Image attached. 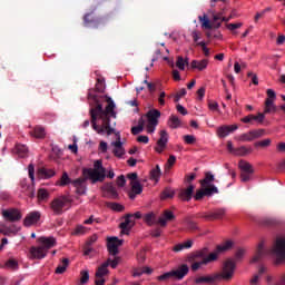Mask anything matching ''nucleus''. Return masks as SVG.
Here are the masks:
<instances>
[{
    "label": "nucleus",
    "instance_id": "39",
    "mask_svg": "<svg viewBox=\"0 0 285 285\" xmlns=\"http://www.w3.org/2000/svg\"><path fill=\"white\" fill-rule=\"evenodd\" d=\"M106 191L110 195L111 199H117V197H119V194L117 193V187H115L112 183L107 184Z\"/></svg>",
    "mask_w": 285,
    "mask_h": 285
},
{
    "label": "nucleus",
    "instance_id": "38",
    "mask_svg": "<svg viewBox=\"0 0 285 285\" xmlns=\"http://www.w3.org/2000/svg\"><path fill=\"white\" fill-rule=\"evenodd\" d=\"M144 219H145L146 224H148V226H155V224H157V222H158L157 216L153 212L146 214L144 216Z\"/></svg>",
    "mask_w": 285,
    "mask_h": 285
},
{
    "label": "nucleus",
    "instance_id": "17",
    "mask_svg": "<svg viewBox=\"0 0 285 285\" xmlns=\"http://www.w3.org/2000/svg\"><path fill=\"white\" fill-rule=\"evenodd\" d=\"M208 253H209L208 247H204L202 249H198L194 253H190L187 256V262H195V259H206V257H208V255H210Z\"/></svg>",
    "mask_w": 285,
    "mask_h": 285
},
{
    "label": "nucleus",
    "instance_id": "48",
    "mask_svg": "<svg viewBox=\"0 0 285 285\" xmlns=\"http://www.w3.org/2000/svg\"><path fill=\"white\" fill-rule=\"evenodd\" d=\"M173 197H175V190L170 188H165L161 193V199H173Z\"/></svg>",
    "mask_w": 285,
    "mask_h": 285
},
{
    "label": "nucleus",
    "instance_id": "52",
    "mask_svg": "<svg viewBox=\"0 0 285 285\" xmlns=\"http://www.w3.org/2000/svg\"><path fill=\"white\" fill-rule=\"evenodd\" d=\"M111 210H116V213H124L125 208L124 205L119 203H111L109 204Z\"/></svg>",
    "mask_w": 285,
    "mask_h": 285
},
{
    "label": "nucleus",
    "instance_id": "45",
    "mask_svg": "<svg viewBox=\"0 0 285 285\" xmlns=\"http://www.w3.org/2000/svg\"><path fill=\"white\" fill-rule=\"evenodd\" d=\"M49 197H50V193H48V189L40 188L38 190L39 202H48Z\"/></svg>",
    "mask_w": 285,
    "mask_h": 285
},
{
    "label": "nucleus",
    "instance_id": "6",
    "mask_svg": "<svg viewBox=\"0 0 285 285\" xmlns=\"http://www.w3.org/2000/svg\"><path fill=\"white\" fill-rule=\"evenodd\" d=\"M72 204V199L70 198V196H59L57 198H55L51 203H50V208L53 213V215H63V208H70Z\"/></svg>",
    "mask_w": 285,
    "mask_h": 285
},
{
    "label": "nucleus",
    "instance_id": "26",
    "mask_svg": "<svg viewBox=\"0 0 285 285\" xmlns=\"http://www.w3.org/2000/svg\"><path fill=\"white\" fill-rule=\"evenodd\" d=\"M230 19H233V17H229V18L222 17V13L213 14V26L217 30L222 28V21H225L226 23H228Z\"/></svg>",
    "mask_w": 285,
    "mask_h": 285
},
{
    "label": "nucleus",
    "instance_id": "49",
    "mask_svg": "<svg viewBox=\"0 0 285 285\" xmlns=\"http://www.w3.org/2000/svg\"><path fill=\"white\" fill-rule=\"evenodd\" d=\"M72 179L68 176V173L63 171L61 178H60V186H68V184H72Z\"/></svg>",
    "mask_w": 285,
    "mask_h": 285
},
{
    "label": "nucleus",
    "instance_id": "64",
    "mask_svg": "<svg viewBox=\"0 0 285 285\" xmlns=\"http://www.w3.org/2000/svg\"><path fill=\"white\" fill-rule=\"evenodd\" d=\"M187 226L189 228V230H197L199 227L197 226V223L193 222V220H188L187 222Z\"/></svg>",
    "mask_w": 285,
    "mask_h": 285
},
{
    "label": "nucleus",
    "instance_id": "8",
    "mask_svg": "<svg viewBox=\"0 0 285 285\" xmlns=\"http://www.w3.org/2000/svg\"><path fill=\"white\" fill-rule=\"evenodd\" d=\"M219 189L215 185H210L209 187H203L202 189H198L194 196V199L196 202H202L205 197H213L214 195H218Z\"/></svg>",
    "mask_w": 285,
    "mask_h": 285
},
{
    "label": "nucleus",
    "instance_id": "47",
    "mask_svg": "<svg viewBox=\"0 0 285 285\" xmlns=\"http://www.w3.org/2000/svg\"><path fill=\"white\" fill-rule=\"evenodd\" d=\"M157 279L158 282H168V279H175V274L173 273V271H170L158 276Z\"/></svg>",
    "mask_w": 285,
    "mask_h": 285
},
{
    "label": "nucleus",
    "instance_id": "29",
    "mask_svg": "<svg viewBox=\"0 0 285 285\" xmlns=\"http://www.w3.org/2000/svg\"><path fill=\"white\" fill-rule=\"evenodd\" d=\"M55 169H48L46 167L38 169V177H40V179H50L51 177H55Z\"/></svg>",
    "mask_w": 285,
    "mask_h": 285
},
{
    "label": "nucleus",
    "instance_id": "57",
    "mask_svg": "<svg viewBox=\"0 0 285 285\" xmlns=\"http://www.w3.org/2000/svg\"><path fill=\"white\" fill-rule=\"evenodd\" d=\"M277 111V107H275V105H269V106H265L264 109V117H266V115L271 114V112H276Z\"/></svg>",
    "mask_w": 285,
    "mask_h": 285
},
{
    "label": "nucleus",
    "instance_id": "10",
    "mask_svg": "<svg viewBox=\"0 0 285 285\" xmlns=\"http://www.w3.org/2000/svg\"><path fill=\"white\" fill-rule=\"evenodd\" d=\"M2 217L6 219V222H21V212L17 208H10V209H3L2 210Z\"/></svg>",
    "mask_w": 285,
    "mask_h": 285
},
{
    "label": "nucleus",
    "instance_id": "58",
    "mask_svg": "<svg viewBox=\"0 0 285 285\" xmlns=\"http://www.w3.org/2000/svg\"><path fill=\"white\" fill-rule=\"evenodd\" d=\"M253 173H246V171H240V181H250V176Z\"/></svg>",
    "mask_w": 285,
    "mask_h": 285
},
{
    "label": "nucleus",
    "instance_id": "12",
    "mask_svg": "<svg viewBox=\"0 0 285 285\" xmlns=\"http://www.w3.org/2000/svg\"><path fill=\"white\" fill-rule=\"evenodd\" d=\"M124 244V239H119L117 237H110L107 239V248L110 255H118L119 254V246Z\"/></svg>",
    "mask_w": 285,
    "mask_h": 285
},
{
    "label": "nucleus",
    "instance_id": "35",
    "mask_svg": "<svg viewBox=\"0 0 285 285\" xmlns=\"http://www.w3.org/2000/svg\"><path fill=\"white\" fill-rule=\"evenodd\" d=\"M69 265H70V259L62 258V263L58 265V267L56 268V275H63V272L67 271Z\"/></svg>",
    "mask_w": 285,
    "mask_h": 285
},
{
    "label": "nucleus",
    "instance_id": "14",
    "mask_svg": "<svg viewBox=\"0 0 285 285\" xmlns=\"http://www.w3.org/2000/svg\"><path fill=\"white\" fill-rule=\"evenodd\" d=\"M39 219H41V213L31 212L24 217L23 226H26L27 228H30V226H35V224H38Z\"/></svg>",
    "mask_w": 285,
    "mask_h": 285
},
{
    "label": "nucleus",
    "instance_id": "54",
    "mask_svg": "<svg viewBox=\"0 0 285 285\" xmlns=\"http://www.w3.org/2000/svg\"><path fill=\"white\" fill-rule=\"evenodd\" d=\"M244 255H246V250L245 249H237V252L235 253V261L234 262H242V259H244Z\"/></svg>",
    "mask_w": 285,
    "mask_h": 285
},
{
    "label": "nucleus",
    "instance_id": "22",
    "mask_svg": "<svg viewBox=\"0 0 285 285\" xmlns=\"http://www.w3.org/2000/svg\"><path fill=\"white\" fill-rule=\"evenodd\" d=\"M132 214H127L125 217V222L120 223L119 228H121V235H128L130 233V228H132Z\"/></svg>",
    "mask_w": 285,
    "mask_h": 285
},
{
    "label": "nucleus",
    "instance_id": "55",
    "mask_svg": "<svg viewBox=\"0 0 285 285\" xmlns=\"http://www.w3.org/2000/svg\"><path fill=\"white\" fill-rule=\"evenodd\" d=\"M247 77L252 79L254 86H259V78L253 71H248Z\"/></svg>",
    "mask_w": 285,
    "mask_h": 285
},
{
    "label": "nucleus",
    "instance_id": "2",
    "mask_svg": "<svg viewBox=\"0 0 285 285\" xmlns=\"http://www.w3.org/2000/svg\"><path fill=\"white\" fill-rule=\"evenodd\" d=\"M90 179L91 184H97V181H104L106 179V168L101 160H96L94 163V168H83L82 177L75 179L72 186L76 188L78 195H86V181Z\"/></svg>",
    "mask_w": 285,
    "mask_h": 285
},
{
    "label": "nucleus",
    "instance_id": "34",
    "mask_svg": "<svg viewBox=\"0 0 285 285\" xmlns=\"http://www.w3.org/2000/svg\"><path fill=\"white\" fill-rule=\"evenodd\" d=\"M238 168L242 170L240 173H255V169H253V165L246 160H240L238 163Z\"/></svg>",
    "mask_w": 285,
    "mask_h": 285
},
{
    "label": "nucleus",
    "instance_id": "40",
    "mask_svg": "<svg viewBox=\"0 0 285 285\" xmlns=\"http://www.w3.org/2000/svg\"><path fill=\"white\" fill-rule=\"evenodd\" d=\"M159 177H161V167H159V165H156V167L150 170V179H153L154 181H159Z\"/></svg>",
    "mask_w": 285,
    "mask_h": 285
},
{
    "label": "nucleus",
    "instance_id": "41",
    "mask_svg": "<svg viewBox=\"0 0 285 285\" xmlns=\"http://www.w3.org/2000/svg\"><path fill=\"white\" fill-rule=\"evenodd\" d=\"M144 126H145L144 118H140L138 120V126H135L131 128V135H139V132H144Z\"/></svg>",
    "mask_w": 285,
    "mask_h": 285
},
{
    "label": "nucleus",
    "instance_id": "7",
    "mask_svg": "<svg viewBox=\"0 0 285 285\" xmlns=\"http://www.w3.org/2000/svg\"><path fill=\"white\" fill-rule=\"evenodd\" d=\"M235 268L237 265L233 258L225 261L223 265V272L219 274V279H225V282H230L235 275Z\"/></svg>",
    "mask_w": 285,
    "mask_h": 285
},
{
    "label": "nucleus",
    "instance_id": "30",
    "mask_svg": "<svg viewBox=\"0 0 285 285\" xmlns=\"http://www.w3.org/2000/svg\"><path fill=\"white\" fill-rule=\"evenodd\" d=\"M141 275H153V268L148 266L134 268L132 277H141Z\"/></svg>",
    "mask_w": 285,
    "mask_h": 285
},
{
    "label": "nucleus",
    "instance_id": "32",
    "mask_svg": "<svg viewBox=\"0 0 285 285\" xmlns=\"http://www.w3.org/2000/svg\"><path fill=\"white\" fill-rule=\"evenodd\" d=\"M22 193L30 197V199L35 198V186L27 185L26 183H21Z\"/></svg>",
    "mask_w": 285,
    "mask_h": 285
},
{
    "label": "nucleus",
    "instance_id": "63",
    "mask_svg": "<svg viewBox=\"0 0 285 285\" xmlns=\"http://www.w3.org/2000/svg\"><path fill=\"white\" fill-rule=\"evenodd\" d=\"M28 170H29V178L31 179V181H35V165L30 164L28 166Z\"/></svg>",
    "mask_w": 285,
    "mask_h": 285
},
{
    "label": "nucleus",
    "instance_id": "24",
    "mask_svg": "<svg viewBox=\"0 0 285 285\" xmlns=\"http://www.w3.org/2000/svg\"><path fill=\"white\" fill-rule=\"evenodd\" d=\"M29 135L35 137V139H46V128L41 125H38L33 127L31 131H29Z\"/></svg>",
    "mask_w": 285,
    "mask_h": 285
},
{
    "label": "nucleus",
    "instance_id": "36",
    "mask_svg": "<svg viewBox=\"0 0 285 285\" xmlns=\"http://www.w3.org/2000/svg\"><path fill=\"white\" fill-rule=\"evenodd\" d=\"M16 153L18 157H22V158L28 157V153H29L28 146L21 145V144L16 145Z\"/></svg>",
    "mask_w": 285,
    "mask_h": 285
},
{
    "label": "nucleus",
    "instance_id": "28",
    "mask_svg": "<svg viewBox=\"0 0 285 285\" xmlns=\"http://www.w3.org/2000/svg\"><path fill=\"white\" fill-rule=\"evenodd\" d=\"M19 230H20L19 227H17L16 225H13L11 227L0 225V234L7 235L8 237H10L11 235H17V233H19Z\"/></svg>",
    "mask_w": 285,
    "mask_h": 285
},
{
    "label": "nucleus",
    "instance_id": "1",
    "mask_svg": "<svg viewBox=\"0 0 285 285\" xmlns=\"http://www.w3.org/2000/svg\"><path fill=\"white\" fill-rule=\"evenodd\" d=\"M88 99H92L95 101L96 107L89 110L91 117V128L96 130L98 135H105L107 132L108 136L115 132V128L110 127V117L114 119L117 118V112H115V101L112 98H107V106L104 109V106L99 104V97L92 94V90L88 94Z\"/></svg>",
    "mask_w": 285,
    "mask_h": 285
},
{
    "label": "nucleus",
    "instance_id": "44",
    "mask_svg": "<svg viewBox=\"0 0 285 285\" xmlns=\"http://www.w3.org/2000/svg\"><path fill=\"white\" fill-rule=\"evenodd\" d=\"M6 268H10L11 271H18L19 269V262L14 258H10L4 263Z\"/></svg>",
    "mask_w": 285,
    "mask_h": 285
},
{
    "label": "nucleus",
    "instance_id": "33",
    "mask_svg": "<svg viewBox=\"0 0 285 285\" xmlns=\"http://www.w3.org/2000/svg\"><path fill=\"white\" fill-rule=\"evenodd\" d=\"M109 266H110V261H107L101 266H99L96 272V277H104L105 275H108Z\"/></svg>",
    "mask_w": 285,
    "mask_h": 285
},
{
    "label": "nucleus",
    "instance_id": "20",
    "mask_svg": "<svg viewBox=\"0 0 285 285\" xmlns=\"http://www.w3.org/2000/svg\"><path fill=\"white\" fill-rule=\"evenodd\" d=\"M147 121L151 126H158L159 125V117H161V111L157 109H150L147 114Z\"/></svg>",
    "mask_w": 285,
    "mask_h": 285
},
{
    "label": "nucleus",
    "instance_id": "3",
    "mask_svg": "<svg viewBox=\"0 0 285 285\" xmlns=\"http://www.w3.org/2000/svg\"><path fill=\"white\" fill-rule=\"evenodd\" d=\"M230 248H233V240H227L224 243V245H218L214 252L209 253L208 257L200 261H187L188 264H191V272L197 273V271H199V268H202L203 266H208V264L217 262V259H219V255H222V253H226V250H230Z\"/></svg>",
    "mask_w": 285,
    "mask_h": 285
},
{
    "label": "nucleus",
    "instance_id": "4",
    "mask_svg": "<svg viewBox=\"0 0 285 285\" xmlns=\"http://www.w3.org/2000/svg\"><path fill=\"white\" fill-rule=\"evenodd\" d=\"M39 246H32L29 250L32 259H45L50 248H55L57 239L55 237H40L38 238Z\"/></svg>",
    "mask_w": 285,
    "mask_h": 285
},
{
    "label": "nucleus",
    "instance_id": "56",
    "mask_svg": "<svg viewBox=\"0 0 285 285\" xmlns=\"http://www.w3.org/2000/svg\"><path fill=\"white\" fill-rule=\"evenodd\" d=\"M137 262H138V264H144V262H146V249H141L137 254Z\"/></svg>",
    "mask_w": 285,
    "mask_h": 285
},
{
    "label": "nucleus",
    "instance_id": "46",
    "mask_svg": "<svg viewBox=\"0 0 285 285\" xmlns=\"http://www.w3.org/2000/svg\"><path fill=\"white\" fill-rule=\"evenodd\" d=\"M90 281V273L88 272V269H83L80 272V284H88V282Z\"/></svg>",
    "mask_w": 285,
    "mask_h": 285
},
{
    "label": "nucleus",
    "instance_id": "27",
    "mask_svg": "<svg viewBox=\"0 0 285 285\" xmlns=\"http://www.w3.org/2000/svg\"><path fill=\"white\" fill-rule=\"evenodd\" d=\"M213 181H215V175H213V173L210 171H206L205 173V178L199 180V184L202 186V188H208L210 186H213Z\"/></svg>",
    "mask_w": 285,
    "mask_h": 285
},
{
    "label": "nucleus",
    "instance_id": "60",
    "mask_svg": "<svg viewBox=\"0 0 285 285\" xmlns=\"http://www.w3.org/2000/svg\"><path fill=\"white\" fill-rule=\"evenodd\" d=\"M107 262H109L111 268H117V266H119V257H116L115 259L108 258Z\"/></svg>",
    "mask_w": 285,
    "mask_h": 285
},
{
    "label": "nucleus",
    "instance_id": "21",
    "mask_svg": "<svg viewBox=\"0 0 285 285\" xmlns=\"http://www.w3.org/2000/svg\"><path fill=\"white\" fill-rule=\"evenodd\" d=\"M239 127L237 125H232V126H220L217 129V136L220 139H224L225 137H228L229 132H235Z\"/></svg>",
    "mask_w": 285,
    "mask_h": 285
},
{
    "label": "nucleus",
    "instance_id": "59",
    "mask_svg": "<svg viewBox=\"0 0 285 285\" xmlns=\"http://www.w3.org/2000/svg\"><path fill=\"white\" fill-rule=\"evenodd\" d=\"M242 26H243L242 22H238V23H227L226 28L228 30H230L232 32H234V30H237V29L242 28Z\"/></svg>",
    "mask_w": 285,
    "mask_h": 285
},
{
    "label": "nucleus",
    "instance_id": "37",
    "mask_svg": "<svg viewBox=\"0 0 285 285\" xmlns=\"http://www.w3.org/2000/svg\"><path fill=\"white\" fill-rule=\"evenodd\" d=\"M168 126L169 128L177 129L179 126H181V120L179 117L171 115L168 119Z\"/></svg>",
    "mask_w": 285,
    "mask_h": 285
},
{
    "label": "nucleus",
    "instance_id": "18",
    "mask_svg": "<svg viewBox=\"0 0 285 285\" xmlns=\"http://www.w3.org/2000/svg\"><path fill=\"white\" fill-rule=\"evenodd\" d=\"M173 219H175V214L170 209H166L158 218L157 224H159L161 228H166L168 222H173Z\"/></svg>",
    "mask_w": 285,
    "mask_h": 285
},
{
    "label": "nucleus",
    "instance_id": "23",
    "mask_svg": "<svg viewBox=\"0 0 285 285\" xmlns=\"http://www.w3.org/2000/svg\"><path fill=\"white\" fill-rule=\"evenodd\" d=\"M193 193H195V186L189 185L186 189H180L179 198L183 199V202H190V199H193Z\"/></svg>",
    "mask_w": 285,
    "mask_h": 285
},
{
    "label": "nucleus",
    "instance_id": "16",
    "mask_svg": "<svg viewBox=\"0 0 285 285\" xmlns=\"http://www.w3.org/2000/svg\"><path fill=\"white\" fill-rule=\"evenodd\" d=\"M219 279V273L207 275V276H198L194 279V284L202 285V284H215Z\"/></svg>",
    "mask_w": 285,
    "mask_h": 285
},
{
    "label": "nucleus",
    "instance_id": "42",
    "mask_svg": "<svg viewBox=\"0 0 285 285\" xmlns=\"http://www.w3.org/2000/svg\"><path fill=\"white\" fill-rule=\"evenodd\" d=\"M130 184H131V193H134L135 195H141V193H144V187L139 181H131Z\"/></svg>",
    "mask_w": 285,
    "mask_h": 285
},
{
    "label": "nucleus",
    "instance_id": "11",
    "mask_svg": "<svg viewBox=\"0 0 285 285\" xmlns=\"http://www.w3.org/2000/svg\"><path fill=\"white\" fill-rule=\"evenodd\" d=\"M259 137H264V129L250 130L248 132L242 134L238 137L239 141H255V139H259Z\"/></svg>",
    "mask_w": 285,
    "mask_h": 285
},
{
    "label": "nucleus",
    "instance_id": "19",
    "mask_svg": "<svg viewBox=\"0 0 285 285\" xmlns=\"http://www.w3.org/2000/svg\"><path fill=\"white\" fill-rule=\"evenodd\" d=\"M174 273V279H184L188 273H190V267L186 264H181L176 269H171Z\"/></svg>",
    "mask_w": 285,
    "mask_h": 285
},
{
    "label": "nucleus",
    "instance_id": "9",
    "mask_svg": "<svg viewBox=\"0 0 285 285\" xmlns=\"http://www.w3.org/2000/svg\"><path fill=\"white\" fill-rule=\"evenodd\" d=\"M226 215V208H218L212 212L210 214H196V217H200L202 219H206L207 222H215V219H224Z\"/></svg>",
    "mask_w": 285,
    "mask_h": 285
},
{
    "label": "nucleus",
    "instance_id": "31",
    "mask_svg": "<svg viewBox=\"0 0 285 285\" xmlns=\"http://www.w3.org/2000/svg\"><path fill=\"white\" fill-rule=\"evenodd\" d=\"M191 68L194 70H206L208 68V59H203V60H193L190 63Z\"/></svg>",
    "mask_w": 285,
    "mask_h": 285
},
{
    "label": "nucleus",
    "instance_id": "62",
    "mask_svg": "<svg viewBox=\"0 0 285 285\" xmlns=\"http://www.w3.org/2000/svg\"><path fill=\"white\" fill-rule=\"evenodd\" d=\"M184 141L189 145H193V144H195L196 139H195V136H193V135H186V136H184Z\"/></svg>",
    "mask_w": 285,
    "mask_h": 285
},
{
    "label": "nucleus",
    "instance_id": "51",
    "mask_svg": "<svg viewBox=\"0 0 285 285\" xmlns=\"http://www.w3.org/2000/svg\"><path fill=\"white\" fill-rule=\"evenodd\" d=\"M248 153H252V149H248L244 146L239 147L236 149V151L234 153V155H238L240 157H244L245 155H248Z\"/></svg>",
    "mask_w": 285,
    "mask_h": 285
},
{
    "label": "nucleus",
    "instance_id": "53",
    "mask_svg": "<svg viewBox=\"0 0 285 285\" xmlns=\"http://www.w3.org/2000/svg\"><path fill=\"white\" fill-rule=\"evenodd\" d=\"M271 141H272L271 138H267V139L255 142L254 146L256 148H259V147L261 148H267V146H271Z\"/></svg>",
    "mask_w": 285,
    "mask_h": 285
},
{
    "label": "nucleus",
    "instance_id": "25",
    "mask_svg": "<svg viewBox=\"0 0 285 285\" xmlns=\"http://www.w3.org/2000/svg\"><path fill=\"white\" fill-rule=\"evenodd\" d=\"M265 116L262 112H258L257 116L248 115L240 119L243 124H253V121H257L258 124H264Z\"/></svg>",
    "mask_w": 285,
    "mask_h": 285
},
{
    "label": "nucleus",
    "instance_id": "13",
    "mask_svg": "<svg viewBox=\"0 0 285 285\" xmlns=\"http://www.w3.org/2000/svg\"><path fill=\"white\" fill-rule=\"evenodd\" d=\"M117 135V140L111 142V146H114L112 154L115 157L121 158L126 155V149H124V142H121V136L119 134Z\"/></svg>",
    "mask_w": 285,
    "mask_h": 285
},
{
    "label": "nucleus",
    "instance_id": "43",
    "mask_svg": "<svg viewBox=\"0 0 285 285\" xmlns=\"http://www.w3.org/2000/svg\"><path fill=\"white\" fill-rule=\"evenodd\" d=\"M199 21H202V27L206 28L207 30H213V27L215 28V24H210V20H208V17L204 14V17H198Z\"/></svg>",
    "mask_w": 285,
    "mask_h": 285
},
{
    "label": "nucleus",
    "instance_id": "61",
    "mask_svg": "<svg viewBox=\"0 0 285 285\" xmlns=\"http://www.w3.org/2000/svg\"><path fill=\"white\" fill-rule=\"evenodd\" d=\"M117 186H119L120 188H124V186H126V177L124 175H120L117 178Z\"/></svg>",
    "mask_w": 285,
    "mask_h": 285
},
{
    "label": "nucleus",
    "instance_id": "15",
    "mask_svg": "<svg viewBox=\"0 0 285 285\" xmlns=\"http://www.w3.org/2000/svg\"><path fill=\"white\" fill-rule=\"evenodd\" d=\"M168 144V131L160 130V138L157 141V146L155 147L156 153L161 155L164 150L166 149V146Z\"/></svg>",
    "mask_w": 285,
    "mask_h": 285
},
{
    "label": "nucleus",
    "instance_id": "5",
    "mask_svg": "<svg viewBox=\"0 0 285 285\" xmlns=\"http://www.w3.org/2000/svg\"><path fill=\"white\" fill-rule=\"evenodd\" d=\"M95 10H97V7L94 8V10L89 13H86L83 16V26L85 28H99L100 26H106L108 21H110V14H107L101 18L95 17Z\"/></svg>",
    "mask_w": 285,
    "mask_h": 285
},
{
    "label": "nucleus",
    "instance_id": "50",
    "mask_svg": "<svg viewBox=\"0 0 285 285\" xmlns=\"http://www.w3.org/2000/svg\"><path fill=\"white\" fill-rule=\"evenodd\" d=\"M186 65L188 66V60H184V57L179 56L176 62L177 68L179 70H185Z\"/></svg>",
    "mask_w": 285,
    "mask_h": 285
}]
</instances>
